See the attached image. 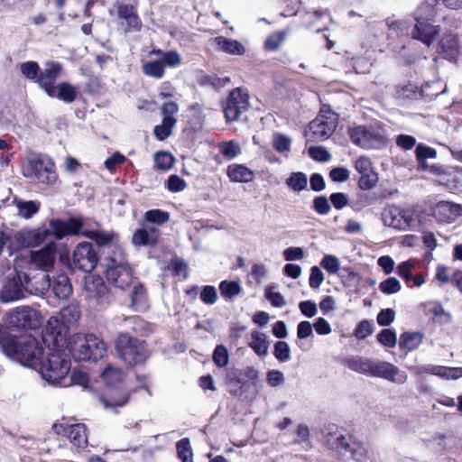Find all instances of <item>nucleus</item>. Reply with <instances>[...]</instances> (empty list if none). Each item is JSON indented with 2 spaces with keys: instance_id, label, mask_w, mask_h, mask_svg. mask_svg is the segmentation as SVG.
Returning <instances> with one entry per match:
<instances>
[{
  "instance_id": "nucleus-20",
  "label": "nucleus",
  "mask_w": 462,
  "mask_h": 462,
  "mask_svg": "<svg viewBox=\"0 0 462 462\" xmlns=\"http://www.w3.org/2000/svg\"><path fill=\"white\" fill-rule=\"evenodd\" d=\"M18 350L10 356H20L27 361L37 363L43 355V348L40 342L32 336L16 339Z\"/></svg>"
},
{
  "instance_id": "nucleus-13",
  "label": "nucleus",
  "mask_w": 462,
  "mask_h": 462,
  "mask_svg": "<svg viewBox=\"0 0 462 462\" xmlns=\"http://www.w3.org/2000/svg\"><path fill=\"white\" fill-rule=\"evenodd\" d=\"M249 95L240 88L233 89L224 104L226 121H236L240 115L249 109Z\"/></svg>"
},
{
  "instance_id": "nucleus-2",
  "label": "nucleus",
  "mask_w": 462,
  "mask_h": 462,
  "mask_svg": "<svg viewBox=\"0 0 462 462\" xmlns=\"http://www.w3.org/2000/svg\"><path fill=\"white\" fill-rule=\"evenodd\" d=\"M21 174L41 185L52 186L58 180L56 164L46 153L28 150L21 160Z\"/></svg>"
},
{
  "instance_id": "nucleus-18",
  "label": "nucleus",
  "mask_w": 462,
  "mask_h": 462,
  "mask_svg": "<svg viewBox=\"0 0 462 462\" xmlns=\"http://www.w3.org/2000/svg\"><path fill=\"white\" fill-rule=\"evenodd\" d=\"M63 66L57 61L48 60L44 63V69L40 70L38 78L39 87L47 95H53L56 80L61 76Z\"/></svg>"
},
{
  "instance_id": "nucleus-19",
  "label": "nucleus",
  "mask_w": 462,
  "mask_h": 462,
  "mask_svg": "<svg viewBox=\"0 0 462 462\" xmlns=\"http://www.w3.org/2000/svg\"><path fill=\"white\" fill-rule=\"evenodd\" d=\"M23 274L25 273L16 272V275L4 284L0 292V299L3 302L17 300L28 294Z\"/></svg>"
},
{
  "instance_id": "nucleus-48",
  "label": "nucleus",
  "mask_w": 462,
  "mask_h": 462,
  "mask_svg": "<svg viewBox=\"0 0 462 462\" xmlns=\"http://www.w3.org/2000/svg\"><path fill=\"white\" fill-rule=\"evenodd\" d=\"M291 140L289 136L275 133L273 137V146L280 153L288 152L291 149Z\"/></svg>"
},
{
  "instance_id": "nucleus-7",
  "label": "nucleus",
  "mask_w": 462,
  "mask_h": 462,
  "mask_svg": "<svg viewBox=\"0 0 462 462\" xmlns=\"http://www.w3.org/2000/svg\"><path fill=\"white\" fill-rule=\"evenodd\" d=\"M116 350L120 358L131 366L143 364L148 357L145 343L128 334L119 335Z\"/></svg>"
},
{
  "instance_id": "nucleus-54",
  "label": "nucleus",
  "mask_w": 462,
  "mask_h": 462,
  "mask_svg": "<svg viewBox=\"0 0 462 462\" xmlns=\"http://www.w3.org/2000/svg\"><path fill=\"white\" fill-rule=\"evenodd\" d=\"M320 266L329 274H336L340 269V262L337 256L326 254L320 262Z\"/></svg>"
},
{
  "instance_id": "nucleus-15",
  "label": "nucleus",
  "mask_w": 462,
  "mask_h": 462,
  "mask_svg": "<svg viewBox=\"0 0 462 462\" xmlns=\"http://www.w3.org/2000/svg\"><path fill=\"white\" fill-rule=\"evenodd\" d=\"M179 112V106L173 101L165 102L161 107V114L162 121L161 125H158L153 129L154 136L163 141L167 139L172 133V129L175 127L177 120L174 116Z\"/></svg>"
},
{
  "instance_id": "nucleus-59",
  "label": "nucleus",
  "mask_w": 462,
  "mask_h": 462,
  "mask_svg": "<svg viewBox=\"0 0 462 462\" xmlns=\"http://www.w3.org/2000/svg\"><path fill=\"white\" fill-rule=\"evenodd\" d=\"M377 340L387 347H393L396 345V333L390 329L384 328L377 335Z\"/></svg>"
},
{
  "instance_id": "nucleus-11",
  "label": "nucleus",
  "mask_w": 462,
  "mask_h": 462,
  "mask_svg": "<svg viewBox=\"0 0 462 462\" xmlns=\"http://www.w3.org/2000/svg\"><path fill=\"white\" fill-rule=\"evenodd\" d=\"M325 443L329 449L343 456L349 455L357 462H362L365 457L364 449L356 448V444L351 438L338 430L328 431L325 435Z\"/></svg>"
},
{
  "instance_id": "nucleus-41",
  "label": "nucleus",
  "mask_w": 462,
  "mask_h": 462,
  "mask_svg": "<svg viewBox=\"0 0 462 462\" xmlns=\"http://www.w3.org/2000/svg\"><path fill=\"white\" fill-rule=\"evenodd\" d=\"M422 341V336L416 332L402 333L399 339V346L407 351L416 349Z\"/></svg>"
},
{
  "instance_id": "nucleus-33",
  "label": "nucleus",
  "mask_w": 462,
  "mask_h": 462,
  "mask_svg": "<svg viewBox=\"0 0 462 462\" xmlns=\"http://www.w3.org/2000/svg\"><path fill=\"white\" fill-rule=\"evenodd\" d=\"M13 204L17 210V216L24 219L32 218L41 208V203L37 200H23L18 198L13 199Z\"/></svg>"
},
{
  "instance_id": "nucleus-29",
  "label": "nucleus",
  "mask_w": 462,
  "mask_h": 462,
  "mask_svg": "<svg viewBox=\"0 0 462 462\" xmlns=\"http://www.w3.org/2000/svg\"><path fill=\"white\" fill-rule=\"evenodd\" d=\"M50 232L55 236L51 226L50 230L42 228L23 229L19 232L18 236L24 246H36L47 238Z\"/></svg>"
},
{
  "instance_id": "nucleus-58",
  "label": "nucleus",
  "mask_w": 462,
  "mask_h": 462,
  "mask_svg": "<svg viewBox=\"0 0 462 462\" xmlns=\"http://www.w3.org/2000/svg\"><path fill=\"white\" fill-rule=\"evenodd\" d=\"M199 297L202 302L208 305L215 304L218 298L217 289L211 285L204 286L199 292Z\"/></svg>"
},
{
  "instance_id": "nucleus-55",
  "label": "nucleus",
  "mask_w": 462,
  "mask_h": 462,
  "mask_svg": "<svg viewBox=\"0 0 462 462\" xmlns=\"http://www.w3.org/2000/svg\"><path fill=\"white\" fill-rule=\"evenodd\" d=\"M219 150L224 157L228 160L235 159L238 154L241 153V148L239 144L234 141L223 143L220 144Z\"/></svg>"
},
{
  "instance_id": "nucleus-31",
  "label": "nucleus",
  "mask_w": 462,
  "mask_h": 462,
  "mask_svg": "<svg viewBox=\"0 0 462 462\" xmlns=\"http://www.w3.org/2000/svg\"><path fill=\"white\" fill-rule=\"evenodd\" d=\"M79 95V88L72 84L63 81L56 85L53 88V95H48L50 97H56L65 103L70 104L76 100Z\"/></svg>"
},
{
  "instance_id": "nucleus-16",
  "label": "nucleus",
  "mask_w": 462,
  "mask_h": 462,
  "mask_svg": "<svg viewBox=\"0 0 462 462\" xmlns=\"http://www.w3.org/2000/svg\"><path fill=\"white\" fill-rule=\"evenodd\" d=\"M115 6L116 8L117 17L120 20V25L125 32L141 31L143 23L137 14L135 5L116 2Z\"/></svg>"
},
{
  "instance_id": "nucleus-60",
  "label": "nucleus",
  "mask_w": 462,
  "mask_h": 462,
  "mask_svg": "<svg viewBox=\"0 0 462 462\" xmlns=\"http://www.w3.org/2000/svg\"><path fill=\"white\" fill-rule=\"evenodd\" d=\"M266 382L271 387H281L285 383V376L283 373L279 370H269L266 373Z\"/></svg>"
},
{
  "instance_id": "nucleus-53",
  "label": "nucleus",
  "mask_w": 462,
  "mask_h": 462,
  "mask_svg": "<svg viewBox=\"0 0 462 462\" xmlns=\"http://www.w3.org/2000/svg\"><path fill=\"white\" fill-rule=\"evenodd\" d=\"M170 214L161 209H151L144 214V220L146 222L162 225L168 222Z\"/></svg>"
},
{
  "instance_id": "nucleus-12",
  "label": "nucleus",
  "mask_w": 462,
  "mask_h": 462,
  "mask_svg": "<svg viewBox=\"0 0 462 462\" xmlns=\"http://www.w3.org/2000/svg\"><path fill=\"white\" fill-rule=\"evenodd\" d=\"M106 276L107 282L115 287L125 290L133 283V271L122 260L111 257L107 260Z\"/></svg>"
},
{
  "instance_id": "nucleus-24",
  "label": "nucleus",
  "mask_w": 462,
  "mask_h": 462,
  "mask_svg": "<svg viewBox=\"0 0 462 462\" xmlns=\"http://www.w3.org/2000/svg\"><path fill=\"white\" fill-rule=\"evenodd\" d=\"M383 219L385 226L399 230L408 228L411 220L406 210L397 207H393L385 210L383 214Z\"/></svg>"
},
{
  "instance_id": "nucleus-36",
  "label": "nucleus",
  "mask_w": 462,
  "mask_h": 462,
  "mask_svg": "<svg viewBox=\"0 0 462 462\" xmlns=\"http://www.w3.org/2000/svg\"><path fill=\"white\" fill-rule=\"evenodd\" d=\"M227 176L234 182H250L254 179L252 170L243 164L233 163L227 167Z\"/></svg>"
},
{
  "instance_id": "nucleus-4",
  "label": "nucleus",
  "mask_w": 462,
  "mask_h": 462,
  "mask_svg": "<svg viewBox=\"0 0 462 462\" xmlns=\"http://www.w3.org/2000/svg\"><path fill=\"white\" fill-rule=\"evenodd\" d=\"M107 392L100 398L106 408L122 407L129 401L130 393L123 389L125 381L124 372L117 367L108 365L102 373Z\"/></svg>"
},
{
  "instance_id": "nucleus-63",
  "label": "nucleus",
  "mask_w": 462,
  "mask_h": 462,
  "mask_svg": "<svg viewBox=\"0 0 462 462\" xmlns=\"http://www.w3.org/2000/svg\"><path fill=\"white\" fill-rule=\"evenodd\" d=\"M285 39L284 32H276L268 36L265 41V48L270 51H276Z\"/></svg>"
},
{
  "instance_id": "nucleus-6",
  "label": "nucleus",
  "mask_w": 462,
  "mask_h": 462,
  "mask_svg": "<svg viewBox=\"0 0 462 462\" xmlns=\"http://www.w3.org/2000/svg\"><path fill=\"white\" fill-rule=\"evenodd\" d=\"M348 134L352 143L363 149L379 150L387 143L386 132L378 125L353 126Z\"/></svg>"
},
{
  "instance_id": "nucleus-49",
  "label": "nucleus",
  "mask_w": 462,
  "mask_h": 462,
  "mask_svg": "<svg viewBox=\"0 0 462 462\" xmlns=\"http://www.w3.org/2000/svg\"><path fill=\"white\" fill-rule=\"evenodd\" d=\"M177 453L179 458L182 462H193L192 450L189 439H182L176 444Z\"/></svg>"
},
{
  "instance_id": "nucleus-43",
  "label": "nucleus",
  "mask_w": 462,
  "mask_h": 462,
  "mask_svg": "<svg viewBox=\"0 0 462 462\" xmlns=\"http://www.w3.org/2000/svg\"><path fill=\"white\" fill-rule=\"evenodd\" d=\"M0 348L6 356H11L18 350L16 338L10 336L4 327H0Z\"/></svg>"
},
{
  "instance_id": "nucleus-25",
  "label": "nucleus",
  "mask_w": 462,
  "mask_h": 462,
  "mask_svg": "<svg viewBox=\"0 0 462 462\" xmlns=\"http://www.w3.org/2000/svg\"><path fill=\"white\" fill-rule=\"evenodd\" d=\"M161 232L155 226H143L133 235L132 243L136 246H154L160 237Z\"/></svg>"
},
{
  "instance_id": "nucleus-38",
  "label": "nucleus",
  "mask_w": 462,
  "mask_h": 462,
  "mask_svg": "<svg viewBox=\"0 0 462 462\" xmlns=\"http://www.w3.org/2000/svg\"><path fill=\"white\" fill-rule=\"evenodd\" d=\"M457 214V206L447 201L439 202L435 209V217L441 222H451Z\"/></svg>"
},
{
  "instance_id": "nucleus-50",
  "label": "nucleus",
  "mask_w": 462,
  "mask_h": 462,
  "mask_svg": "<svg viewBox=\"0 0 462 462\" xmlns=\"http://www.w3.org/2000/svg\"><path fill=\"white\" fill-rule=\"evenodd\" d=\"M416 158L420 163L422 168H427V164L425 162L428 158H435L437 156V152L435 149L426 146L422 143H420L416 146L415 149Z\"/></svg>"
},
{
  "instance_id": "nucleus-26",
  "label": "nucleus",
  "mask_w": 462,
  "mask_h": 462,
  "mask_svg": "<svg viewBox=\"0 0 462 462\" xmlns=\"http://www.w3.org/2000/svg\"><path fill=\"white\" fill-rule=\"evenodd\" d=\"M132 289L129 294L131 304L130 308L134 311H145L149 308V299L144 286L139 282H133Z\"/></svg>"
},
{
  "instance_id": "nucleus-61",
  "label": "nucleus",
  "mask_w": 462,
  "mask_h": 462,
  "mask_svg": "<svg viewBox=\"0 0 462 462\" xmlns=\"http://www.w3.org/2000/svg\"><path fill=\"white\" fill-rule=\"evenodd\" d=\"M213 360L218 367H225L229 361L226 347L222 345L217 346L213 353Z\"/></svg>"
},
{
  "instance_id": "nucleus-28",
  "label": "nucleus",
  "mask_w": 462,
  "mask_h": 462,
  "mask_svg": "<svg viewBox=\"0 0 462 462\" xmlns=\"http://www.w3.org/2000/svg\"><path fill=\"white\" fill-rule=\"evenodd\" d=\"M417 374H430L445 379H457L462 376V368H452L442 365H424L416 368Z\"/></svg>"
},
{
  "instance_id": "nucleus-23",
  "label": "nucleus",
  "mask_w": 462,
  "mask_h": 462,
  "mask_svg": "<svg viewBox=\"0 0 462 462\" xmlns=\"http://www.w3.org/2000/svg\"><path fill=\"white\" fill-rule=\"evenodd\" d=\"M56 259V245L49 243L43 248L31 253V263L44 272L52 268Z\"/></svg>"
},
{
  "instance_id": "nucleus-5",
  "label": "nucleus",
  "mask_w": 462,
  "mask_h": 462,
  "mask_svg": "<svg viewBox=\"0 0 462 462\" xmlns=\"http://www.w3.org/2000/svg\"><path fill=\"white\" fill-rule=\"evenodd\" d=\"M46 361L41 363L40 374L51 385L60 386L70 370L69 356L60 349H50Z\"/></svg>"
},
{
  "instance_id": "nucleus-8",
  "label": "nucleus",
  "mask_w": 462,
  "mask_h": 462,
  "mask_svg": "<svg viewBox=\"0 0 462 462\" xmlns=\"http://www.w3.org/2000/svg\"><path fill=\"white\" fill-rule=\"evenodd\" d=\"M337 125V116L328 106H324L318 116L312 120L305 135L310 142H319L328 139L335 132Z\"/></svg>"
},
{
  "instance_id": "nucleus-64",
  "label": "nucleus",
  "mask_w": 462,
  "mask_h": 462,
  "mask_svg": "<svg viewBox=\"0 0 462 462\" xmlns=\"http://www.w3.org/2000/svg\"><path fill=\"white\" fill-rule=\"evenodd\" d=\"M313 208L320 215H327L329 213L331 207L327 197L319 196L314 199Z\"/></svg>"
},
{
  "instance_id": "nucleus-46",
  "label": "nucleus",
  "mask_w": 462,
  "mask_h": 462,
  "mask_svg": "<svg viewBox=\"0 0 462 462\" xmlns=\"http://www.w3.org/2000/svg\"><path fill=\"white\" fill-rule=\"evenodd\" d=\"M154 163L156 169L160 171H168L174 164V157L168 152H157L154 153Z\"/></svg>"
},
{
  "instance_id": "nucleus-14",
  "label": "nucleus",
  "mask_w": 462,
  "mask_h": 462,
  "mask_svg": "<svg viewBox=\"0 0 462 462\" xmlns=\"http://www.w3.org/2000/svg\"><path fill=\"white\" fill-rule=\"evenodd\" d=\"M98 262V256L93 245L89 242L79 243L72 255L74 268L84 273L92 272Z\"/></svg>"
},
{
  "instance_id": "nucleus-35",
  "label": "nucleus",
  "mask_w": 462,
  "mask_h": 462,
  "mask_svg": "<svg viewBox=\"0 0 462 462\" xmlns=\"http://www.w3.org/2000/svg\"><path fill=\"white\" fill-rule=\"evenodd\" d=\"M226 383L232 394L239 396L244 393L245 381L243 378V372L237 368H229L226 370Z\"/></svg>"
},
{
  "instance_id": "nucleus-42",
  "label": "nucleus",
  "mask_w": 462,
  "mask_h": 462,
  "mask_svg": "<svg viewBox=\"0 0 462 462\" xmlns=\"http://www.w3.org/2000/svg\"><path fill=\"white\" fill-rule=\"evenodd\" d=\"M88 382V375L86 372L82 370L73 369L69 376H65L64 383H62L61 387L79 385L82 386L83 388H87Z\"/></svg>"
},
{
  "instance_id": "nucleus-22",
  "label": "nucleus",
  "mask_w": 462,
  "mask_h": 462,
  "mask_svg": "<svg viewBox=\"0 0 462 462\" xmlns=\"http://www.w3.org/2000/svg\"><path fill=\"white\" fill-rule=\"evenodd\" d=\"M373 377H380L397 383H404L407 380V374L402 373L394 365L385 362L374 360Z\"/></svg>"
},
{
  "instance_id": "nucleus-3",
  "label": "nucleus",
  "mask_w": 462,
  "mask_h": 462,
  "mask_svg": "<svg viewBox=\"0 0 462 462\" xmlns=\"http://www.w3.org/2000/svg\"><path fill=\"white\" fill-rule=\"evenodd\" d=\"M67 348L76 361H97L106 351L103 340L94 334H75L69 337Z\"/></svg>"
},
{
  "instance_id": "nucleus-62",
  "label": "nucleus",
  "mask_w": 462,
  "mask_h": 462,
  "mask_svg": "<svg viewBox=\"0 0 462 462\" xmlns=\"http://www.w3.org/2000/svg\"><path fill=\"white\" fill-rule=\"evenodd\" d=\"M324 279V273H322L319 267L313 266L310 268L309 284L311 289H319L323 283Z\"/></svg>"
},
{
  "instance_id": "nucleus-30",
  "label": "nucleus",
  "mask_w": 462,
  "mask_h": 462,
  "mask_svg": "<svg viewBox=\"0 0 462 462\" xmlns=\"http://www.w3.org/2000/svg\"><path fill=\"white\" fill-rule=\"evenodd\" d=\"M439 52L447 60H455L459 54V43L457 35L446 34L439 43Z\"/></svg>"
},
{
  "instance_id": "nucleus-56",
  "label": "nucleus",
  "mask_w": 462,
  "mask_h": 462,
  "mask_svg": "<svg viewBox=\"0 0 462 462\" xmlns=\"http://www.w3.org/2000/svg\"><path fill=\"white\" fill-rule=\"evenodd\" d=\"M221 294L226 298H233L239 294L241 286L237 282L223 281L219 284Z\"/></svg>"
},
{
  "instance_id": "nucleus-34",
  "label": "nucleus",
  "mask_w": 462,
  "mask_h": 462,
  "mask_svg": "<svg viewBox=\"0 0 462 462\" xmlns=\"http://www.w3.org/2000/svg\"><path fill=\"white\" fill-rule=\"evenodd\" d=\"M214 42L219 51L227 54L241 56L245 53V47L237 40L217 36Z\"/></svg>"
},
{
  "instance_id": "nucleus-47",
  "label": "nucleus",
  "mask_w": 462,
  "mask_h": 462,
  "mask_svg": "<svg viewBox=\"0 0 462 462\" xmlns=\"http://www.w3.org/2000/svg\"><path fill=\"white\" fill-rule=\"evenodd\" d=\"M60 316L65 324L72 325L80 318L79 308L76 304H69L61 310Z\"/></svg>"
},
{
  "instance_id": "nucleus-27",
  "label": "nucleus",
  "mask_w": 462,
  "mask_h": 462,
  "mask_svg": "<svg viewBox=\"0 0 462 462\" xmlns=\"http://www.w3.org/2000/svg\"><path fill=\"white\" fill-rule=\"evenodd\" d=\"M23 280L26 282L27 293L32 295H43L51 287L50 276L46 273L29 278L25 273Z\"/></svg>"
},
{
  "instance_id": "nucleus-39",
  "label": "nucleus",
  "mask_w": 462,
  "mask_h": 462,
  "mask_svg": "<svg viewBox=\"0 0 462 462\" xmlns=\"http://www.w3.org/2000/svg\"><path fill=\"white\" fill-rule=\"evenodd\" d=\"M52 291L58 299L65 300L72 292L69 279L65 274H59L52 283Z\"/></svg>"
},
{
  "instance_id": "nucleus-21",
  "label": "nucleus",
  "mask_w": 462,
  "mask_h": 462,
  "mask_svg": "<svg viewBox=\"0 0 462 462\" xmlns=\"http://www.w3.org/2000/svg\"><path fill=\"white\" fill-rule=\"evenodd\" d=\"M53 429L57 434L66 435L72 445L78 449H83L88 446L87 428L85 424H54Z\"/></svg>"
},
{
  "instance_id": "nucleus-52",
  "label": "nucleus",
  "mask_w": 462,
  "mask_h": 462,
  "mask_svg": "<svg viewBox=\"0 0 462 462\" xmlns=\"http://www.w3.org/2000/svg\"><path fill=\"white\" fill-rule=\"evenodd\" d=\"M401 289V282L395 277H389L379 284L380 291L385 295L397 293Z\"/></svg>"
},
{
  "instance_id": "nucleus-10",
  "label": "nucleus",
  "mask_w": 462,
  "mask_h": 462,
  "mask_svg": "<svg viewBox=\"0 0 462 462\" xmlns=\"http://www.w3.org/2000/svg\"><path fill=\"white\" fill-rule=\"evenodd\" d=\"M151 55H157L155 60H149L143 64V73L153 79H162L166 67L174 68L180 64L181 57L176 51H162L152 50Z\"/></svg>"
},
{
  "instance_id": "nucleus-44",
  "label": "nucleus",
  "mask_w": 462,
  "mask_h": 462,
  "mask_svg": "<svg viewBox=\"0 0 462 462\" xmlns=\"http://www.w3.org/2000/svg\"><path fill=\"white\" fill-rule=\"evenodd\" d=\"M286 185L294 192H300L308 186V177L304 172H292L286 180Z\"/></svg>"
},
{
  "instance_id": "nucleus-45",
  "label": "nucleus",
  "mask_w": 462,
  "mask_h": 462,
  "mask_svg": "<svg viewBox=\"0 0 462 462\" xmlns=\"http://www.w3.org/2000/svg\"><path fill=\"white\" fill-rule=\"evenodd\" d=\"M416 269V263L412 260L402 262L396 267V273L404 280L408 287H411L413 272Z\"/></svg>"
},
{
  "instance_id": "nucleus-57",
  "label": "nucleus",
  "mask_w": 462,
  "mask_h": 462,
  "mask_svg": "<svg viewBox=\"0 0 462 462\" xmlns=\"http://www.w3.org/2000/svg\"><path fill=\"white\" fill-rule=\"evenodd\" d=\"M273 355L280 362H287L291 358V348L287 342L277 341L274 344Z\"/></svg>"
},
{
  "instance_id": "nucleus-9",
  "label": "nucleus",
  "mask_w": 462,
  "mask_h": 462,
  "mask_svg": "<svg viewBox=\"0 0 462 462\" xmlns=\"http://www.w3.org/2000/svg\"><path fill=\"white\" fill-rule=\"evenodd\" d=\"M429 5H424L415 14V24L411 32L412 39L418 40L430 47L439 36L440 26L429 23L430 14H427Z\"/></svg>"
},
{
  "instance_id": "nucleus-1",
  "label": "nucleus",
  "mask_w": 462,
  "mask_h": 462,
  "mask_svg": "<svg viewBox=\"0 0 462 462\" xmlns=\"http://www.w3.org/2000/svg\"><path fill=\"white\" fill-rule=\"evenodd\" d=\"M50 226L57 239L81 232L85 237L94 241L98 246H107L113 245L117 238L116 232L102 229L97 223L96 228L84 227V222L79 217H69L66 221L51 219Z\"/></svg>"
},
{
  "instance_id": "nucleus-17",
  "label": "nucleus",
  "mask_w": 462,
  "mask_h": 462,
  "mask_svg": "<svg viewBox=\"0 0 462 462\" xmlns=\"http://www.w3.org/2000/svg\"><path fill=\"white\" fill-rule=\"evenodd\" d=\"M38 313L28 306L17 307L9 312L8 324L18 329L33 328L38 324Z\"/></svg>"
},
{
  "instance_id": "nucleus-32",
  "label": "nucleus",
  "mask_w": 462,
  "mask_h": 462,
  "mask_svg": "<svg viewBox=\"0 0 462 462\" xmlns=\"http://www.w3.org/2000/svg\"><path fill=\"white\" fill-rule=\"evenodd\" d=\"M85 290L89 298L97 299L98 302H103L106 297V286L99 277H88L85 281Z\"/></svg>"
},
{
  "instance_id": "nucleus-51",
  "label": "nucleus",
  "mask_w": 462,
  "mask_h": 462,
  "mask_svg": "<svg viewBox=\"0 0 462 462\" xmlns=\"http://www.w3.org/2000/svg\"><path fill=\"white\" fill-rule=\"evenodd\" d=\"M21 73L28 79L37 83L40 67L36 61H26L21 64Z\"/></svg>"
},
{
  "instance_id": "nucleus-37",
  "label": "nucleus",
  "mask_w": 462,
  "mask_h": 462,
  "mask_svg": "<svg viewBox=\"0 0 462 462\" xmlns=\"http://www.w3.org/2000/svg\"><path fill=\"white\" fill-rule=\"evenodd\" d=\"M345 365L350 370L364 374L368 376H372L374 360L361 357V356H353L347 358L345 361Z\"/></svg>"
},
{
  "instance_id": "nucleus-40",
  "label": "nucleus",
  "mask_w": 462,
  "mask_h": 462,
  "mask_svg": "<svg viewBox=\"0 0 462 462\" xmlns=\"http://www.w3.org/2000/svg\"><path fill=\"white\" fill-rule=\"evenodd\" d=\"M249 346L260 356H265L268 354L269 343L267 336L264 333L254 330L251 333V342Z\"/></svg>"
}]
</instances>
